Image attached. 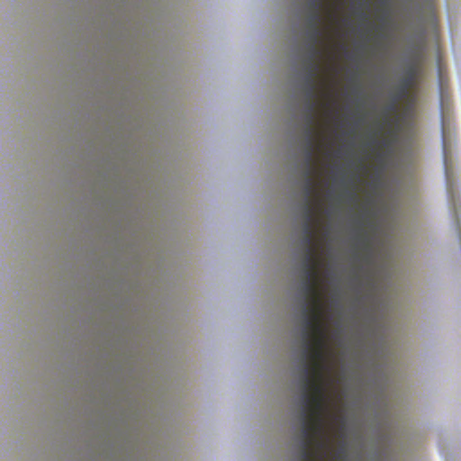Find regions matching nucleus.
I'll return each mask as SVG.
<instances>
[{"instance_id":"obj_1","label":"nucleus","mask_w":461,"mask_h":461,"mask_svg":"<svg viewBox=\"0 0 461 461\" xmlns=\"http://www.w3.org/2000/svg\"><path fill=\"white\" fill-rule=\"evenodd\" d=\"M302 443L301 461H322L327 448L325 414L327 393L324 372L306 368L302 376Z\"/></svg>"},{"instance_id":"obj_2","label":"nucleus","mask_w":461,"mask_h":461,"mask_svg":"<svg viewBox=\"0 0 461 461\" xmlns=\"http://www.w3.org/2000/svg\"><path fill=\"white\" fill-rule=\"evenodd\" d=\"M303 372L306 368L325 372L327 369V326L323 321V303L319 289L320 276H303Z\"/></svg>"},{"instance_id":"obj_3","label":"nucleus","mask_w":461,"mask_h":461,"mask_svg":"<svg viewBox=\"0 0 461 461\" xmlns=\"http://www.w3.org/2000/svg\"><path fill=\"white\" fill-rule=\"evenodd\" d=\"M323 31L321 26L309 27L307 37L309 40L308 55L306 58V76L304 78L305 95L307 101V116L305 131L310 127L313 128L316 111V78L321 71L319 59L322 57L323 51L318 47L322 41Z\"/></svg>"},{"instance_id":"obj_4","label":"nucleus","mask_w":461,"mask_h":461,"mask_svg":"<svg viewBox=\"0 0 461 461\" xmlns=\"http://www.w3.org/2000/svg\"><path fill=\"white\" fill-rule=\"evenodd\" d=\"M315 131L311 127L306 130V151H305V165L306 169L304 171L305 182L303 186V192L305 195V202L303 204V235L316 236L315 224L318 223L317 212L320 207V201L318 199L312 200V195L317 194L316 183L313 179L315 174L314 167V151H315V141H314Z\"/></svg>"},{"instance_id":"obj_5","label":"nucleus","mask_w":461,"mask_h":461,"mask_svg":"<svg viewBox=\"0 0 461 461\" xmlns=\"http://www.w3.org/2000/svg\"><path fill=\"white\" fill-rule=\"evenodd\" d=\"M418 73V68L416 64H411L407 71L406 76L402 79L401 85L399 86V96L396 100H394L385 111V122L390 123L391 121L389 119V114L394 113L397 110V101L400 97L406 95L410 90V88L414 85L416 77Z\"/></svg>"},{"instance_id":"obj_6","label":"nucleus","mask_w":461,"mask_h":461,"mask_svg":"<svg viewBox=\"0 0 461 461\" xmlns=\"http://www.w3.org/2000/svg\"><path fill=\"white\" fill-rule=\"evenodd\" d=\"M321 259L317 251H304L302 261L303 276H320Z\"/></svg>"},{"instance_id":"obj_7","label":"nucleus","mask_w":461,"mask_h":461,"mask_svg":"<svg viewBox=\"0 0 461 461\" xmlns=\"http://www.w3.org/2000/svg\"><path fill=\"white\" fill-rule=\"evenodd\" d=\"M302 243L304 247V251H317V243L315 236L303 235Z\"/></svg>"},{"instance_id":"obj_8","label":"nucleus","mask_w":461,"mask_h":461,"mask_svg":"<svg viewBox=\"0 0 461 461\" xmlns=\"http://www.w3.org/2000/svg\"><path fill=\"white\" fill-rule=\"evenodd\" d=\"M321 22H322V16H321V11L314 10V12H311V14L308 17V20H307L308 27L320 26Z\"/></svg>"},{"instance_id":"obj_9","label":"nucleus","mask_w":461,"mask_h":461,"mask_svg":"<svg viewBox=\"0 0 461 461\" xmlns=\"http://www.w3.org/2000/svg\"><path fill=\"white\" fill-rule=\"evenodd\" d=\"M323 6H324V4H323L322 0H309V2H308V7L311 12H314V10L321 11Z\"/></svg>"},{"instance_id":"obj_10","label":"nucleus","mask_w":461,"mask_h":461,"mask_svg":"<svg viewBox=\"0 0 461 461\" xmlns=\"http://www.w3.org/2000/svg\"><path fill=\"white\" fill-rule=\"evenodd\" d=\"M349 197H350V199H351L352 201H356V200H357V194H356L355 192H351V193L349 194Z\"/></svg>"},{"instance_id":"obj_11","label":"nucleus","mask_w":461,"mask_h":461,"mask_svg":"<svg viewBox=\"0 0 461 461\" xmlns=\"http://www.w3.org/2000/svg\"><path fill=\"white\" fill-rule=\"evenodd\" d=\"M380 145H381L382 147H387V146L389 145V140H384L380 143Z\"/></svg>"},{"instance_id":"obj_12","label":"nucleus","mask_w":461,"mask_h":461,"mask_svg":"<svg viewBox=\"0 0 461 461\" xmlns=\"http://www.w3.org/2000/svg\"><path fill=\"white\" fill-rule=\"evenodd\" d=\"M380 3L383 6H386L387 5V0H380Z\"/></svg>"}]
</instances>
